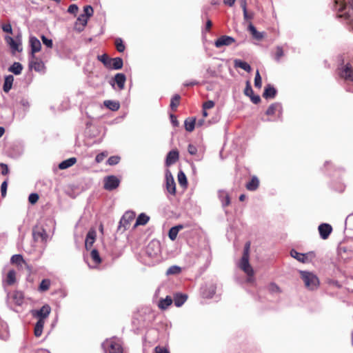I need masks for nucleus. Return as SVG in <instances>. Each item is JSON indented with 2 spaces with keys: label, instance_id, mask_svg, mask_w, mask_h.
I'll return each mask as SVG.
<instances>
[{
  "label": "nucleus",
  "instance_id": "bf43d9fd",
  "mask_svg": "<svg viewBox=\"0 0 353 353\" xmlns=\"http://www.w3.org/2000/svg\"><path fill=\"white\" fill-rule=\"evenodd\" d=\"M250 242L248 241L245 243L244 249H243V256L245 257H250Z\"/></svg>",
  "mask_w": 353,
  "mask_h": 353
},
{
  "label": "nucleus",
  "instance_id": "0e129e2a",
  "mask_svg": "<svg viewBox=\"0 0 353 353\" xmlns=\"http://www.w3.org/2000/svg\"><path fill=\"white\" fill-rule=\"evenodd\" d=\"M214 105H215V103L213 101L208 100L203 104L202 108H203V109L208 110V109L212 108L214 106Z\"/></svg>",
  "mask_w": 353,
  "mask_h": 353
},
{
  "label": "nucleus",
  "instance_id": "6ab92c4d",
  "mask_svg": "<svg viewBox=\"0 0 353 353\" xmlns=\"http://www.w3.org/2000/svg\"><path fill=\"white\" fill-rule=\"evenodd\" d=\"M179 157V154L177 150H171L170 151L167 156L165 159V165L167 166H170L174 163H175Z\"/></svg>",
  "mask_w": 353,
  "mask_h": 353
},
{
  "label": "nucleus",
  "instance_id": "c9c22d12",
  "mask_svg": "<svg viewBox=\"0 0 353 353\" xmlns=\"http://www.w3.org/2000/svg\"><path fill=\"white\" fill-rule=\"evenodd\" d=\"M149 220L150 217L148 215H146L145 213H141L138 216L134 224V227L138 225H144L149 221Z\"/></svg>",
  "mask_w": 353,
  "mask_h": 353
},
{
  "label": "nucleus",
  "instance_id": "603ef678",
  "mask_svg": "<svg viewBox=\"0 0 353 353\" xmlns=\"http://www.w3.org/2000/svg\"><path fill=\"white\" fill-rule=\"evenodd\" d=\"M41 40L43 41V43L48 48H52L53 46L52 40L51 39H49L46 37L44 35L41 36Z\"/></svg>",
  "mask_w": 353,
  "mask_h": 353
},
{
  "label": "nucleus",
  "instance_id": "5701e85b",
  "mask_svg": "<svg viewBox=\"0 0 353 353\" xmlns=\"http://www.w3.org/2000/svg\"><path fill=\"white\" fill-rule=\"evenodd\" d=\"M123 65V61L121 57L111 58L110 61V66L108 67V69L119 70L122 68Z\"/></svg>",
  "mask_w": 353,
  "mask_h": 353
},
{
  "label": "nucleus",
  "instance_id": "09e8293b",
  "mask_svg": "<svg viewBox=\"0 0 353 353\" xmlns=\"http://www.w3.org/2000/svg\"><path fill=\"white\" fill-rule=\"evenodd\" d=\"M178 181L181 185L187 184L186 176L182 171H180L178 174Z\"/></svg>",
  "mask_w": 353,
  "mask_h": 353
},
{
  "label": "nucleus",
  "instance_id": "4c0bfd02",
  "mask_svg": "<svg viewBox=\"0 0 353 353\" xmlns=\"http://www.w3.org/2000/svg\"><path fill=\"white\" fill-rule=\"evenodd\" d=\"M22 70V65L19 62H14L9 67L8 71L16 75L20 74Z\"/></svg>",
  "mask_w": 353,
  "mask_h": 353
},
{
  "label": "nucleus",
  "instance_id": "a19ab883",
  "mask_svg": "<svg viewBox=\"0 0 353 353\" xmlns=\"http://www.w3.org/2000/svg\"><path fill=\"white\" fill-rule=\"evenodd\" d=\"M181 97L179 94H174L170 101V108L172 110H176L177 106L179 104Z\"/></svg>",
  "mask_w": 353,
  "mask_h": 353
},
{
  "label": "nucleus",
  "instance_id": "e433bc0d",
  "mask_svg": "<svg viewBox=\"0 0 353 353\" xmlns=\"http://www.w3.org/2000/svg\"><path fill=\"white\" fill-rule=\"evenodd\" d=\"M104 105L112 111H117L120 108V104L118 101L106 100L103 102Z\"/></svg>",
  "mask_w": 353,
  "mask_h": 353
},
{
  "label": "nucleus",
  "instance_id": "f03ea898",
  "mask_svg": "<svg viewBox=\"0 0 353 353\" xmlns=\"http://www.w3.org/2000/svg\"><path fill=\"white\" fill-rule=\"evenodd\" d=\"M299 272L301 277L307 289L310 290H314L317 289L319 285V280L314 274L308 271L303 270H301Z\"/></svg>",
  "mask_w": 353,
  "mask_h": 353
},
{
  "label": "nucleus",
  "instance_id": "473e14b6",
  "mask_svg": "<svg viewBox=\"0 0 353 353\" xmlns=\"http://www.w3.org/2000/svg\"><path fill=\"white\" fill-rule=\"evenodd\" d=\"M234 65L235 68H241L248 72L251 71V66L247 62L241 59H235L234 61Z\"/></svg>",
  "mask_w": 353,
  "mask_h": 353
},
{
  "label": "nucleus",
  "instance_id": "79ce46f5",
  "mask_svg": "<svg viewBox=\"0 0 353 353\" xmlns=\"http://www.w3.org/2000/svg\"><path fill=\"white\" fill-rule=\"evenodd\" d=\"M181 268L178 265H172L166 270L167 275L178 274L181 272Z\"/></svg>",
  "mask_w": 353,
  "mask_h": 353
},
{
  "label": "nucleus",
  "instance_id": "774afa93",
  "mask_svg": "<svg viewBox=\"0 0 353 353\" xmlns=\"http://www.w3.org/2000/svg\"><path fill=\"white\" fill-rule=\"evenodd\" d=\"M154 350L156 353H170L165 347L162 346H157Z\"/></svg>",
  "mask_w": 353,
  "mask_h": 353
},
{
  "label": "nucleus",
  "instance_id": "2eb2a0df",
  "mask_svg": "<svg viewBox=\"0 0 353 353\" xmlns=\"http://www.w3.org/2000/svg\"><path fill=\"white\" fill-rule=\"evenodd\" d=\"M283 112L282 105L280 103H274L271 104L266 110V114L268 116H272L276 114H278L279 117H281Z\"/></svg>",
  "mask_w": 353,
  "mask_h": 353
},
{
  "label": "nucleus",
  "instance_id": "393cba45",
  "mask_svg": "<svg viewBox=\"0 0 353 353\" xmlns=\"http://www.w3.org/2000/svg\"><path fill=\"white\" fill-rule=\"evenodd\" d=\"M126 81V77L123 73H117L113 79L114 83H117L119 90H123L125 86V83Z\"/></svg>",
  "mask_w": 353,
  "mask_h": 353
},
{
  "label": "nucleus",
  "instance_id": "680f3d73",
  "mask_svg": "<svg viewBox=\"0 0 353 353\" xmlns=\"http://www.w3.org/2000/svg\"><path fill=\"white\" fill-rule=\"evenodd\" d=\"M7 188H8V181L5 180L1 185V192L2 197H5L6 196L7 192Z\"/></svg>",
  "mask_w": 353,
  "mask_h": 353
},
{
  "label": "nucleus",
  "instance_id": "39448f33",
  "mask_svg": "<svg viewBox=\"0 0 353 353\" xmlns=\"http://www.w3.org/2000/svg\"><path fill=\"white\" fill-rule=\"evenodd\" d=\"M32 237L34 241L41 242L44 244H46L49 239V236L46 233V230L44 229L43 226L40 223L37 224L33 228Z\"/></svg>",
  "mask_w": 353,
  "mask_h": 353
},
{
  "label": "nucleus",
  "instance_id": "b1692460",
  "mask_svg": "<svg viewBox=\"0 0 353 353\" xmlns=\"http://www.w3.org/2000/svg\"><path fill=\"white\" fill-rule=\"evenodd\" d=\"M309 254H310V253H307V254L299 253L294 249H292L290 252V255L292 257L296 259L297 261L302 262V263L308 262V255Z\"/></svg>",
  "mask_w": 353,
  "mask_h": 353
},
{
  "label": "nucleus",
  "instance_id": "7ed1b4c3",
  "mask_svg": "<svg viewBox=\"0 0 353 353\" xmlns=\"http://www.w3.org/2000/svg\"><path fill=\"white\" fill-rule=\"evenodd\" d=\"M7 304L11 310L19 312L22 305V292L16 291L8 294Z\"/></svg>",
  "mask_w": 353,
  "mask_h": 353
},
{
  "label": "nucleus",
  "instance_id": "6e6552de",
  "mask_svg": "<svg viewBox=\"0 0 353 353\" xmlns=\"http://www.w3.org/2000/svg\"><path fill=\"white\" fill-rule=\"evenodd\" d=\"M339 74L346 81L353 82V67L349 63L343 64L339 68Z\"/></svg>",
  "mask_w": 353,
  "mask_h": 353
},
{
  "label": "nucleus",
  "instance_id": "4be33fe9",
  "mask_svg": "<svg viewBox=\"0 0 353 353\" xmlns=\"http://www.w3.org/2000/svg\"><path fill=\"white\" fill-rule=\"evenodd\" d=\"M276 93L277 90L276 88L271 84H268L265 88L263 97L266 99H274L276 97Z\"/></svg>",
  "mask_w": 353,
  "mask_h": 353
},
{
  "label": "nucleus",
  "instance_id": "f257e3e1",
  "mask_svg": "<svg viewBox=\"0 0 353 353\" xmlns=\"http://www.w3.org/2000/svg\"><path fill=\"white\" fill-rule=\"evenodd\" d=\"M334 9L339 12H343L339 14V17H344L347 21H350V10L353 11V1H349L347 3L344 0H334Z\"/></svg>",
  "mask_w": 353,
  "mask_h": 353
},
{
  "label": "nucleus",
  "instance_id": "a211bd4d",
  "mask_svg": "<svg viewBox=\"0 0 353 353\" xmlns=\"http://www.w3.org/2000/svg\"><path fill=\"white\" fill-rule=\"evenodd\" d=\"M29 43H30V50H31V57H32V58H34V54L35 52L40 51L41 48V44L40 41L34 37H31L30 38Z\"/></svg>",
  "mask_w": 353,
  "mask_h": 353
},
{
  "label": "nucleus",
  "instance_id": "2f4dec72",
  "mask_svg": "<svg viewBox=\"0 0 353 353\" xmlns=\"http://www.w3.org/2000/svg\"><path fill=\"white\" fill-rule=\"evenodd\" d=\"M77 162V159L75 157H71L66 160L63 161L59 165V168L60 170H65L71 166H72Z\"/></svg>",
  "mask_w": 353,
  "mask_h": 353
},
{
  "label": "nucleus",
  "instance_id": "20e7f679",
  "mask_svg": "<svg viewBox=\"0 0 353 353\" xmlns=\"http://www.w3.org/2000/svg\"><path fill=\"white\" fill-rule=\"evenodd\" d=\"M102 347L106 353H123L121 340L118 338L106 340L102 343Z\"/></svg>",
  "mask_w": 353,
  "mask_h": 353
},
{
  "label": "nucleus",
  "instance_id": "9d476101",
  "mask_svg": "<svg viewBox=\"0 0 353 353\" xmlns=\"http://www.w3.org/2000/svg\"><path fill=\"white\" fill-rule=\"evenodd\" d=\"M50 306L48 304H45L39 310H33L31 312L34 317L45 321V319L50 315Z\"/></svg>",
  "mask_w": 353,
  "mask_h": 353
},
{
  "label": "nucleus",
  "instance_id": "de8ad7c7",
  "mask_svg": "<svg viewBox=\"0 0 353 353\" xmlns=\"http://www.w3.org/2000/svg\"><path fill=\"white\" fill-rule=\"evenodd\" d=\"M262 85L261 77L260 75L259 71L256 70L255 77H254V86L258 88H261Z\"/></svg>",
  "mask_w": 353,
  "mask_h": 353
},
{
  "label": "nucleus",
  "instance_id": "49530a36",
  "mask_svg": "<svg viewBox=\"0 0 353 353\" xmlns=\"http://www.w3.org/2000/svg\"><path fill=\"white\" fill-rule=\"evenodd\" d=\"M120 159L119 156H112L108 158L107 163L110 165H115L119 163Z\"/></svg>",
  "mask_w": 353,
  "mask_h": 353
},
{
  "label": "nucleus",
  "instance_id": "1a4fd4ad",
  "mask_svg": "<svg viewBox=\"0 0 353 353\" xmlns=\"http://www.w3.org/2000/svg\"><path fill=\"white\" fill-rule=\"evenodd\" d=\"M135 213L132 211H127L121 217L119 221V230L123 228V230H126L130 225V223L134 219Z\"/></svg>",
  "mask_w": 353,
  "mask_h": 353
},
{
  "label": "nucleus",
  "instance_id": "4468645a",
  "mask_svg": "<svg viewBox=\"0 0 353 353\" xmlns=\"http://www.w3.org/2000/svg\"><path fill=\"white\" fill-rule=\"evenodd\" d=\"M5 41L8 46L10 47L11 50V52L12 54H15L17 52L21 51V49L19 48V35L16 37V39H14L12 37L10 36L5 37Z\"/></svg>",
  "mask_w": 353,
  "mask_h": 353
},
{
  "label": "nucleus",
  "instance_id": "338daca9",
  "mask_svg": "<svg viewBox=\"0 0 353 353\" xmlns=\"http://www.w3.org/2000/svg\"><path fill=\"white\" fill-rule=\"evenodd\" d=\"M79 8L76 4H71L68 8V12L70 14H75L78 12Z\"/></svg>",
  "mask_w": 353,
  "mask_h": 353
},
{
  "label": "nucleus",
  "instance_id": "a18cd8bd",
  "mask_svg": "<svg viewBox=\"0 0 353 353\" xmlns=\"http://www.w3.org/2000/svg\"><path fill=\"white\" fill-rule=\"evenodd\" d=\"M115 46L117 48V50L119 52H123L125 50V45L123 42V40L121 38H117L115 40Z\"/></svg>",
  "mask_w": 353,
  "mask_h": 353
},
{
  "label": "nucleus",
  "instance_id": "5fc2aeb1",
  "mask_svg": "<svg viewBox=\"0 0 353 353\" xmlns=\"http://www.w3.org/2000/svg\"><path fill=\"white\" fill-rule=\"evenodd\" d=\"M10 261L12 263H17L20 265L22 262V254H14L11 257Z\"/></svg>",
  "mask_w": 353,
  "mask_h": 353
},
{
  "label": "nucleus",
  "instance_id": "f3484780",
  "mask_svg": "<svg viewBox=\"0 0 353 353\" xmlns=\"http://www.w3.org/2000/svg\"><path fill=\"white\" fill-rule=\"evenodd\" d=\"M320 236L322 239H326L332 231V226L328 223H321L318 228Z\"/></svg>",
  "mask_w": 353,
  "mask_h": 353
},
{
  "label": "nucleus",
  "instance_id": "13d9d810",
  "mask_svg": "<svg viewBox=\"0 0 353 353\" xmlns=\"http://www.w3.org/2000/svg\"><path fill=\"white\" fill-rule=\"evenodd\" d=\"M1 326L4 329V331L2 333L0 332V339L6 341L9 337V332L7 330L8 327L6 325H2Z\"/></svg>",
  "mask_w": 353,
  "mask_h": 353
},
{
  "label": "nucleus",
  "instance_id": "412c9836",
  "mask_svg": "<svg viewBox=\"0 0 353 353\" xmlns=\"http://www.w3.org/2000/svg\"><path fill=\"white\" fill-rule=\"evenodd\" d=\"M96 238V232L94 230H90L88 231L86 235L85 241V247L86 250H89L92 246L93 243L95 241Z\"/></svg>",
  "mask_w": 353,
  "mask_h": 353
},
{
  "label": "nucleus",
  "instance_id": "7c9ffc66",
  "mask_svg": "<svg viewBox=\"0 0 353 353\" xmlns=\"http://www.w3.org/2000/svg\"><path fill=\"white\" fill-rule=\"evenodd\" d=\"M44 324L45 321H43L42 319H38L34 327V334L36 337H39L41 336Z\"/></svg>",
  "mask_w": 353,
  "mask_h": 353
},
{
  "label": "nucleus",
  "instance_id": "a878e982",
  "mask_svg": "<svg viewBox=\"0 0 353 353\" xmlns=\"http://www.w3.org/2000/svg\"><path fill=\"white\" fill-rule=\"evenodd\" d=\"M219 199L221 202L222 206L225 208L230 203V198L229 194L225 190H219L218 192Z\"/></svg>",
  "mask_w": 353,
  "mask_h": 353
},
{
  "label": "nucleus",
  "instance_id": "c03bdc74",
  "mask_svg": "<svg viewBox=\"0 0 353 353\" xmlns=\"http://www.w3.org/2000/svg\"><path fill=\"white\" fill-rule=\"evenodd\" d=\"M97 59L99 61L103 63V64L106 68H108V67L110 66V61L111 58L108 57L106 54L99 55L97 57Z\"/></svg>",
  "mask_w": 353,
  "mask_h": 353
},
{
  "label": "nucleus",
  "instance_id": "ddd939ff",
  "mask_svg": "<svg viewBox=\"0 0 353 353\" xmlns=\"http://www.w3.org/2000/svg\"><path fill=\"white\" fill-rule=\"evenodd\" d=\"M165 186L166 190L172 195L176 194V183L174 179L169 170L165 172Z\"/></svg>",
  "mask_w": 353,
  "mask_h": 353
},
{
  "label": "nucleus",
  "instance_id": "f704fd0d",
  "mask_svg": "<svg viewBox=\"0 0 353 353\" xmlns=\"http://www.w3.org/2000/svg\"><path fill=\"white\" fill-rule=\"evenodd\" d=\"M172 303V299L167 296L165 299H161L159 303L158 306L161 310H165L167 309Z\"/></svg>",
  "mask_w": 353,
  "mask_h": 353
},
{
  "label": "nucleus",
  "instance_id": "052dcab7",
  "mask_svg": "<svg viewBox=\"0 0 353 353\" xmlns=\"http://www.w3.org/2000/svg\"><path fill=\"white\" fill-rule=\"evenodd\" d=\"M178 232H176V229L173 228L172 227L170 229L168 232V236L172 240L174 241L176 239L177 236Z\"/></svg>",
  "mask_w": 353,
  "mask_h": 353
},
{
  "label": "nucleus",
  "instance_id": "8fccbe9b",
  "mask_svg": "<svg viewBox=\"0 0 353 353\" xmlns=\"http://www.w3.org/2000/svg\"><path fill=\"white\" fill-rule=\"evenodd\" d=\"M284 55V52H283V50L282 48V47L281 46H277L276 47V54H275V60L277 61V62H279L280 61V59Z\"/></svg>",
  "mask_w": 353,
  "mask_h": 353
},
{
  "label": "nucleus",
  "instance_id": "ea45409f",
  "mask_svg": "<svg viewBox=\"0 0 353 353\" xmlns=\"http://www.w3.org/2000/svg\"><path fill=\"white\" fill-rule=\"evenodd\" d=\"M90 256L95 264H99L101 262V259L97 250L93 249L90 252Z\"/></svg>",
  "mask_w": 353,
  "mask_h": 353
},
{
  "label": "nucleus",
  "instance_id": "4d7b16f0",
  "mask_svg": "<svg viewBox=\"0 0 353 353\" xmlns=\"http://www.w3.org/2000/svg\"><path fill=\"white\" fill-rule=\"evenodd\" d=\"M39 194L37 193H32L28 197V201L31 204L36 203L39 200Z\"/></svg>",
  "mask_w": 353,
  "mask_h": 353
},
{
  "label": "nucleus",
  "instance_id": "864d4df0",
  "mask_svg": "<svg viewBox=\"0 0 353 353\" xmlns=\"http://www.w3.org/2000/svg\"><path fill=\"white\" fill-rule=\"evenodd\" d=\"M83 15H86L88 18L92 17L93 15V8L91 6H85L83 8Z\"/></svg>",
  "mask_w": 353,
  "mask_h": 353
},
{
  "label": "nucleus",
  "instance_id": "3c124183",
  "mask_svg": "<svg viewBox=\"0 0 353 353\" xmlns=\"http://www.w3.org/2000/svg\"><path fill=\"white\" fill-rule=\"evenodd\" d=\"M88 19L89 18H88L86 15H83L81 14L77 18V22L81 24L82 27L84 28L87 25Z\"/></svg>",
  "mask_w": 353,
  "mask_h": 353
},
{
  "label": "nucleus",
  "instance_id": "9b49d317",
  "mask_svg": "<svg viewBox=\"0 0 353 353\" xmlns=\"http://www.w3.org/2000/svg\"><path fill=\"white\" fill-rule=\"evenodd\" d=\"M146 254L150 258L157 256L160 252V243L157 241H152L146 248Z\"/></svg>",
  "mask_w": 353,
  "mask_h": 353
},
{
  "label": "nucleus",
  "instance_id": "aec40b11",
  "mask_svg": "<svg viewBox=\"0 0 353 353\" xmlns=\"http://www.w3.org/2000/svg\"><path fill=\"white\" fill-rule=\"evenodd\" d=\"M29 69L30 70H34L37 72H42L44 69V64L41 61L37 59L34 60V57H31V60L29 62Z\"/></svg>",
  "mask_w": 353,
  "mask_h": 353
},
{
  "label": "nucleus",
  "instance_id": "72a5a7b5",
  "mask_svg": "<svg viewBox=\"0 0 353 353\" xmlns=\"http://www.w3.org/2000/svg\"><path fill=\"white\" fill-rule=\"evenodd\" d=\"M196 119L188 117L184 121L185 128L188 132H192L195 128Z\"/></svg>",
  "mask_w": 353,
  "mask_h": 353
},
{
  "label": "nucleus",
  "instance_id": "6e6d98bb",
  "mask_svg": "<svg viewBox=\"0 0 353 353\" xmlns=\"http://www.w3.org/2000/svg\"><path fill=\"white\" fill-rule=\"evenodd\" d=\"M244 94L248 97H250L251 95H252L254 94V91H253L252 86L248 81L246 82V86L244 90Z\"/></svg>",
  "mask_w": 353,
  "mask_h": 353
},
{
  "label": "nucleus",
  "instance_id": "cd10ccee",
  "mask_svg": "<svg viewBox=\"0 0 353 353\" xmlns=\"http://www.w3.org/2000/svg\"><path fill=\"white\" fill-rule=\"evenodd\" d=\"M13 82L14 77L12 74L5 77L3 90L6 93H8L12 89Z\"/></svg>",
  "mask_w": 353,
  "mask_h": 353
},
{
  "label": "nucleus",
  "instance_id": "37998d69",
  "mask_svg": "<svg viewBox=\"0 0 353 353\" xmlns=\"http://www.w3.org/2000/svg\"><path fill=\"white\" fill-rule=\"evenodd\" d=\"M50 279H43L39 285V290L41 292L47 291L50 286Z\"/></svg>",
  "mask_w": 353,
  "mask_h": 353
},
{
  "label": "nucleus",
  "instance_id": "f8f14e48",
  "mask_svg": "<svg viewBox=\"0 0 353 353\" xmlns=\"http://www.w3.org/2000/svg\"><path fill=\"white\" fill-rule=\"evenodd\" d=\"M120 183L119 179L114 175L106 176L104 179V188L107 190L111 191L116 189Z\"/></svg>",
  "mask_w": 353,
  "mask_h": 353
},
{
  "label": "nucleus",
  "instance_id": "423d86ee",
  "mask_svg": "<svg viewBox=\"0 0 353 353\" xmlns=\"http://www.w3.org/2000/svg\"><path fill=\"white\" fill-rule=\"evenodd\" d=\"M239 266L248 275L247 282H254V270L249 263V257L242 256Z\"/></svg>",
  "mask_w": 353,
  "mask_h": 353
},
{
  "label": "nucleus",
  "instance_id": "58836bf2",
  "mask_svg": "<svg viewBox=\"0 0 353 353\" xmlns=\"http://www.w3.org/2000/svg\"><path fill=\"white\" fill-rule=\"evenodd\" d=\"M16 280V272L13 270H9L7 274L6 283L8 285H12Z\"/></svg>",
  "mask_w": 353,
  "mask_h": 353
},
{
  "label": "nucleus",
  "instance_id": "69168bd1",
  "mask_svg": "<svg viewBox=\"0 0 353 353\" xmlns=\"http://www.w3.org/2000/svg\"><path fill=\"white\" fill-rule=\"evenodd\" d=\"M216 71L214 70V69H212L211 68H208L207 70H206V72H205V77L209 78V77H216Z\"/></svg>",
  "mask_w": 353,
  "mask_h": 353
},
{
  "label": "nucleus",
  "instance_id": "e2e57ef3",
  "mask_svg": "<svg viewBox=\"0 0 353 353\" xmlns=\"http://www.w3.org/2000/svg\"><path fill=\"white\" fill-rule=\"evenodd\" d=\"M108 153L106 152H103L98 154L95 157V161L97 163H101L103 161L105 157H107Z\"/></svg>",
  "mask_w": 353,
  "mask_h": 353
},
{
  "label": "nucleus",
  "instance_id": "bb28decb",
  "mask_svg": "<svg viewBox=\"0 0 353 353\" xmlns=\"http://www.w3.org/2000/svg\"><path fill=\"white\" fill-rule=\"evenodd\" d=\"M188 299V295L185 294H176L174 296V299L172 300V301H174V305L179 307L181 306H182L184 303L187 301Z\"/></svg>",
  "mask_w": 353,
  "mask_h": 353
},
{
  "label": "nucleus",
  "instance_id": "c85d7f7f",
  "mask_svg": "<svg viewBox=\"0 0 353 353\" xmlns=\"http://www.w3.org/2000/svg\"><path fill=\"white\" fill-rule=\"evenodd\" d=\"M259 185V180L257 176H253L251 180L245 185L247 190L250 191H255Z\"/></svg>",
  "mask_w": 353,
  "mask_h": 353
},
{
  "label": "nucleus",
  "instance_id": "0eeeda50",
  "mask_svg": "<svg viewBox=\"0 0 353 353\" xmlns=\"http://www.w3.org/2000/svg\"><path fill=\"white\" fill-rule=\"evenodd\" d=\"M197 256L202 259L205 264L209 265L210 263L212 260V251L208 243L205 242L201 245Z\"/></svg>",
  "mask_w": 353,
  "mask_h": 353
},
{
  "label": "nucleus",
  "instance_id": "c756f323",
  "mask_svg": "<svg viewBox=\"0 0 353 353\" xmlns=\"http://www.w3.org/2000/svg\"><path fill=\"white\" fill-rule=\"evenodd\" d=\"M248 30L251 32L252 37L257 40H261L264 37L265 33L263 32L257 31L252 23H250Z\"/></svg>",
  "mask_w": 353,
  "mask_h": 353
},
{
  "label": "nucleus",
  "instance_id": "dca6fc26",
  "mask_svg": "<svg viewBox=\"0 0 353 353\" xmlns=\"http://www.w3.org/2000/svg\"><path fill=\"white\" fill-rule=\"evenodd\" d=\"M235 41L234 38L230 36L223 35L218 38L215 42L214 45L216 48H221L222 46H230Z\"/></svg>",
  "mask_w": 353,
  "mask_h": 353
}]
</instances>
